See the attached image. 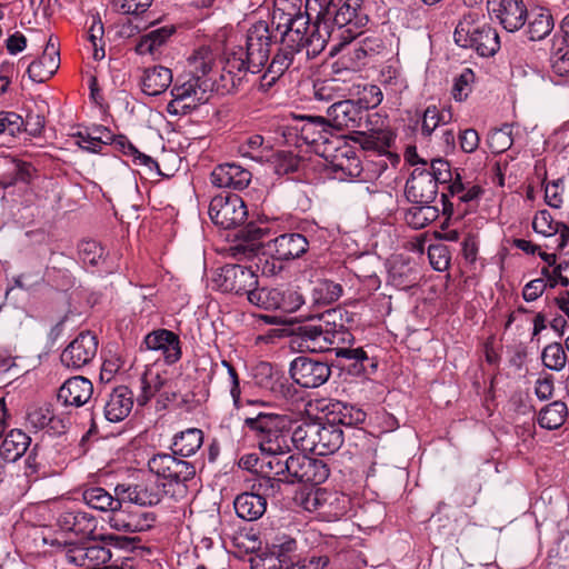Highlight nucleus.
Returning a JSON list of instances; mask_svg holds the SVG:
<instances>
[{"mask_svg":"<svg viewBox=\"0 0 569 569\" xmlns=\"http://www.w3.org/2000/svg\"><path fill=\"white\" fill-rule=\"evenodd\" d=\"M276 4L272 28L266 21L253 23L246 33L244 47L232 48L224 53L220 80L227 91L236 89L246 72L259 73L270 59L272 47L277 49L258 89L269 91L292 66L299 69L302 61L316 58L326 48V37L320 30L309 33V17L299 8Z\"/></svg>","mask_w":569,"mask_h":569,"instance_id":"obj_1","label":"nucleus"},{"mask_svg":"<svg viewBox=\"0 0 569 569\" xmlns=\"http://www.w3.org/2000/svg\"><path fill=\"white\" fill-rule=\"evenodd\" d=\"M286 425V416L277 413L258 412L244 418L243 428L257 439L259 449L264 455L262 462L291 451L292 432Z\"/></svg>","mask_w":569,"mask_h":569,"instance_id":"obj_2","label":"nucleus"},{"mask_svg":"<svg viewBox=\"0 0 569 569\" xmlns=\"http://www.w3.org/2000/svg\"><path fill=\"white\" fill-rule=\"evenodd\" d=\"M319 8L317 13V21L312 26V30L309 29V33L315 30H320L326 37V41L329 38V31L327 23L332 21L339 29L347 28L349 33H357L363 28L369 19L363 8L362 0H312ZM310 9L311 0H308Z\"/></svg>","mask_w":569,"mask_h":569,"instance_id":"obj_3","label":"nucleus"},{"mask_svg":"<svg viewBox=\"0 0 569 569\" xmlns=\"http://www.w3.org/2000/svg\"><path fill=\"white\" fill-rule=\"evenodd\" d=\"M83 501L92 509L99 511L117 512L111 518L112 526L124 532H140L151 528L154 516L150 512L120 511L123 500L119 496L112 497L104 488L90 487L82 493Z\"/></svg>","mask_w":569,"mask_h":569,"instance_id":"obj_4","label":"nucleus"},{"mask_svg":"<svg viewBox=\"0 0 569 569\" xmlns=\"http://www.w3.org/2000/svg\"><path fill=\"white\" fill-rule=\"evenodd\" d=\"M293 445L318 456L336 452L343 443L342 429L336 422L307 421L297 426L291 435Z\"/></svg>","mask_w":569,"mask_h":569,"instance_id":"obj_5","label":"nucleus"},{"mask_svg":"<svg viewBox=\"0 0 569 569\" xmlns=\"http://www.w3.org/2000/svg\"><path fill=\"white\" fill-rule=\"evenodd\" d=\"M177 455L158 453L148 461L151 472L162 478V488L164 495L176 501L182 500L188 495V482L196 476L193 463L178 459Z\"/></svg>","mask_w":569,"mask_h":569,"instance_id":"obj_6","label":"nucleus"},{"mask_svg":"<svg viewBox=\"0 0 569 569\" xmlns=\"http://www.w3.org/2000/svg\"><path fill=\"white\" fill-rule=\"evenodd\" d=\"M453 38L458 46L472 49L481 57L493 56L500 47L496 30L483 21V16L479 11L475 10L462 16Z\"/></svg>","mask_w":569,"mask_h":569,"instance_id":"obj_7","label":"nucleus"},{"mask_svg":"<svg viewBox=\"0 0 569 569\" xmlns=\"http://www.w3.org/2000/svg\"><path fill=\"white\" fill-rule=\"evenodd\" d=\"M211 79L200 76H181L171 89L172 100L167 106L170 114H187L209 100Z\"/></svg>","mask_w":569,"mask_h":569,"instance_id":"obj_8","label":"nucleus"},{"mask_svg":"<svg viewBox=\"0 0 569 569\" xmlns=\"http://www.w3.org/2000/svg\"><path fill=\"white\" fill-rule=\"evenodd\" d=\"M209 216L216 226L222 229H236L246 221L248 211L241 197L227 193L211 199Z\"/></svg>","mask_w":569,"mask_h":569,"instance_id":"obj_9","label":"nucleus"},{"mask_svg":"<svg viewBox=\"0 0 569 569\" xmlns=\"http://www.w3.org/2000/svg\"><path fill=\"white\" fill-rule=\"evenodd\" d=\"M331 313L323 315L319 323H308L299 328L301 345L312 352H325L331 349L336 342L343 340L346 332L343 326L333 325L326 318Z\"/></svg>","mask_w":569,"mask_h":569,"instance_id":"obj_10","label":"nucleus"},{"mask_svg":"<svg viewBox=\"0 0 569 569\" xmlns=\"http://www.w3.org/2000/svg\"><path fill=\"white\" fill-rule=\"evenodd\" d=\"M214 286L236 295L249 293L258 286V277L250 268L240 264H226L218 269L212 279Z\"/></svg>","mask_w":569,"mask_h":569,"instance_id":"obj_11","label":"nucleus"},{"mask_svg":"<svg viewBox=\"0 0 569 569\" xmlns=\"http://www.w3.org/2000/svg\"><path fill=\"white\" fill-rule=\"evenodd\" d=\"M99 341L91 331H81L62 350L60 360L63 367L71 370H81L96 358Z\"/></svg>","mask_w":569,"mask_h":569,"instance_id":"obj_12","label":"nucleus"},{"mask_svg":"<svg viewBox=\"0 0 569 569\" xmlns=\"http://www.w3.org/2000/svg\"><path fill=\"white\" fill-rule=\"evenodd\" d=\"M292 380L302 388H318L331 376L330 366L307 356L295 358L289 368Z\"/></svg>","mask_w":569,"mask_h":569,"instance_id":"obj_13","label":"nucleus"},{"mask_svg":"<svg viewBox=\"0 0 569 569\" xmlns=\"http://www.w3.org/2000/svg\"><path fill=\"white\" fill-rule=\"evenodd\" d=\"M487 9L508 32H515L525 26L528 10L522 0H487Z\"/></svg>","mask_w":569,"mask_h":569,"instance_id":"obj_14","label":"nucleus"},{"mask_svg":"<svg viewBox=\"0 0 569 569\" xmlns=\"http://www.w3.org/2000/svg\"><path fill=\"white\" fill-rule=\"evenodd\" d=\"M406 197L417 204H429L438 194V183L425 167H416L406 183Z\"/></svg>","mask_w":569,"mask_h":569,"instance_id":"obj_15","label":"nucleus"},{"mask_svg":"<svg viewBox=\"0 0 569 569\" xmlns=\"http://www.w3.org/2000/svg\"><path fill=\"white\" fill-rule=\"evenodd\" d=\"M309 249L306 236L298 232L282 233L267 243V251L277 261H291L302 257Z\"/></svg>","mask_w":569,"mask_h":569,"instance_id":"obj_16","label":"nucleus"},{"mask_svg":"<svg viewBox=\"0 0 569 569\" xmlns=\"http://www.w3.org/2000/svg\"><path fill=\"white\" fill-rule=\"evenodd\" d=\"M327 117L332 128L357 129L361 127L367 113L357 101L347 97L333 102L327 110Z\"/></svg>","mask_w":569,"mask_h":569,"instance_id":"obj_17","label":"nucleus"},{"mask_svg":"<svg viewBox=\"0 0 569 569\" xmlns=\"http://www.w3.org/2000/svg\"><path fill=\"white\" fill-rule=\"evenodd\" d=\"M110 559V549L99 543H74L66 552L68 563L83 569H100Z\"/></svg>","mask_w":569,"mask_h":569,"instance_id":"obj_18","label":"nucleus"},{"mask_svg":"<svg viewBox=\"0 0 569 569\" xmlns=\"http://www.w3.org/2000/svg\"><path fill=\"white\" fill-rule=\"evenodd\" d=\"M381 49V40L366 37L352 43L336 64L341 66L345 70L357 72L368 63L369 58L378 54Z\"/></svg>","mask_w":569,"mask_h":569,"instance_id":"obj_19","label":"nucleus"},{"mask_svg":"<svg viewBox=\"0 0 569 569\" xmlns=\"http://www.w3.org/2000/svg\"><path fill=\"white\" fill-rule=\"evenodd\" d=\"M116 495L124 502L138 506H154L161 501L163 488L154 481H143L133 485L120 483L114 489Z\"/></svg>","mask_w":569,"mask_h":569,"instance_id":"obj_20","label":"nucleus"},{"mask_svg":"<svg viewBox=\"0 0 569 569\" xmlns=\"http://www.w3.org/2000/svg\"><path fill=\"white\" fill-rule=\"evenodd\" d=\"M535 232L552 239L548 247L562 251L569 243V227L556 221L551 213L543 209L538 211L532 220Z\"/></svg>","mask_w":569,"mask_h":569,"instance_id":"obj_21","label":"nucleus"},{"mask_svg":"<svg viewBox=\"0 0 569 569\" xmlns=\"http://www.w3.org/2000/svg\"><path fill=\"white\" fill-rule=\"evenodd\" d=\"M143 343L148 350L161 351L167 365H173L181 359L180 338L170 330H153L144 337Z\"/></svg>","mask_w":569,"mask_h":569,"instance_id":"obj_22","label":"nucleus"},{"mask_svg":"<svg viewBox=\"0 0 569 569\" xmlns=\"http://www.w3.org/2000/svg\"><path fill=\"white\" fill-rule=\"evenodd\" d=\"M329 163L335 178L340 181L359 178L363 171L359 156L347 144L336 148Z\"/></svg>","mask_w":569,"mask_h":569,"instance_id":"obj_23","label":"nucleus"},{"mask_svg":"<svg viewBox=\"0 0 569 569\" xmlns=\"http://www.w3.org/2000/svg\"><path fill=\"white\" fill-rule=\"evenodd\" d=\"M251 172L236 163H222L211 172L210 179L218 188L243 190L251 181Z\"/></svg>","mask_w":569,"mask_h":569,"instance_id":"obj_24","label":"nucleus"},{"mask_svg":"<svg viewBox=\"0 0 569 569\" xmlns=\"http://www.w3.org/2000/svg\"><path fill=\"white\" fill-rule=\"evenodd\" d=\"M132 407V391L126 386H118L108 395L102 409L108 421L119 422L129 416Z\"/></svg>","mask_w":569,"mask_h":569,"instance_id":"obj_25","label":"nucleus"},{"mask_svg":"<svg viewBox=\"0 0 569 569\" xmlns=\"http://www.w3.org/2000/svg\"><path fill=\"white\" fill-rule=\"evenodd\" d=\"M57 526L63 531L86 537L93 533L97 520L87 511L78 508H68L62 510L57 517Z\"/></svg>","mask_w":569,"mask_h":569,"instance_id":"obj_26","label":"nucleus"},{"mask_svg":"<svg viewBox=\"0 0 569 569\" xmlns=\"http://www.w3.org/2000/svg\"><path fill=\"white\" fill-rule=\"evenodd\" d=\"M93 392L91 381L82 376L67 379L58 390V400L63 406L81 407L87 403Z\"/></svg>","mask_w":569,"mask_h":569,"instance_id":"obj_27","label":"nucleus"},{"mask_svg":"<svg viewBox=\"0 0 569 569\" xmlns=\"http://www.w3.org/2000/svg\"><path fill=\"white\" fill-rule=\"evenodd\" d=\"M59 63V49L49 39L42 56L29 64L27 72L32 81L41 83L57 72Z\"/></svg>","mask_w":569,"mask_h":569,"instance_id":"obj_28","label":"nucleus"},{"mask_svg":"<svg viewBox=\"0 0 569 569\" xmlns=\"http://www.w3.org/2000/svg\"><path fill=\"white\" fill-rule=\"evenodd\" d=\"M306 458V455L302 453H291L279 456V458H273L272 460L263 461L266 467L272 472L274 476L283 477L284 482L295 483L300 482L301 472H302V459Z\"/></svg>","mask_w":569,"mask_h":569,"instance_id":"obj_29","label":"nucleus"},{"mask_svg":"<svg viewBox=\"0 0 569 569\" xmlns=\"http://www.w3.org/2000/svg\"><path fill=\"white\" fill-rule=\"evenodd\" d=\"M312 94L319 102H331L353 94L350 81L340 78L317 79L313 81Z\"/></svg>","mask_w":569,"mask_h":569,"instance_id":"obj_30","label":"nucleus"},{"mask_svg":"<svg viewBox=\"0 0 569 569\" xmlns=\"http://www.w3.org/2000/svg\"><path fill=\"white\" fill-rule=\"evenodd\" d=\"M221 363L227 369L228 382L230 387V395L233 401V406L237 410L242 411L241 415L243 416V419L247 416H256L258 412H262L261 410L258 409L264 407V402L249 399H247L246 401L241 400L239 377L236 369L227 360H222Z\"/></svg>","mask_w":569,"mask_h":569,"instance_id":"obj_31","label":"nucleus"},{"mask_svg":"<svg viewBox=\"0 0 569 569\" xmlns=\"http://www.w3.org/2000/svg\"><path fill=\"white\" fill-rule=\"evenodd\" d=\"M233 507L239 518L254 521L266 512L267 501L251 489L250 492L238 495L233 501Z\"/></svg>","mask_w":569,"mask_h":569,"instance_id":"obj_32","label":"nucleus"},{"mask_svg":"<svg viewBox=\"0 0 569 569\" xmlns=\"http://www.w3.org/2000/svg\"><path fill=\"white\" fill-rule=\"evenodd\" d=\"M31 438L20 429L10 430L0 445V457L6 462H16L28 450Z\"/></svg>","mask_w":569,"mask_h":569,"instance_id":"obj_33","label":"nucleus"},{"mask_svg":"<svg viewBox=\"0 0 569 569\" xmlns=\"http://www.w3.org/2000/svg\"><path fill=\"white\" fill-rule=\"evenodd\" d=\"M172 71L162 66H153L143 71L141 78L142 92L148 96L163 93L172 83Z\"/></svg>","mask_w":569,"mask_h":569,"instance_id":"obj_34","label":"nucleus"},{"mask_svg":"<svg viewBox=\"0 0 569 569\" xmlns=\"http://www.w3.org/2000/svg\"><path fill=\"white\" fill-rule=\"evenodd\" d=\"M203 443V432L198 428H188L174 435L171 450L180 457L193 456Z\"/></svg>","mask_w":569,"mask_h":569,"instance_id":"obj_35","label":"nucleus"},{"mask_svg":"<svg viewBox=\"0 0 569 569\" xmlns=\"http://www.w3.org/2000/svg\"><path fill=\"white\" fill-rule=\"evenodd\" d=\"M329 128H332L330 121L323 117H306L301 126V138L308 144L328 143Z\"/></svg>","mask_w":569,"mask_h":569,"instance_id":"obj_36","label":"nucleus"},{"mask_svg":"<svg viewBox=\"0 0 569 569\" xmlns=\"http://www.w3.org/2000/svg\"><path fill=\"white\" fill-rule=\"evenodd\" d=\"M172 26H164L143 34L136 46V52L140 56L154 54L173 34Z\"/></svg>","mask_w":569,"mask_h":569,"instance_id":"obj_37","label":"nucleus"},{"mask_svg":"<svg viewBox=\"0 0 569 569\" xmlns=\"http://www.w3.org/2000/svg\"><path fill=\"white\" fill-rule=\"evenodd\" d=\"M452 121L450 109H440L437 106H429L422 113L421 134L430 138L437 128L447 126Z\"/></svg>","mask_w":569,"mask_h":569,"instance_id":"obj_38","label":"nucleus"},{"mask_svg":"<svg viewBox=\"0 0 569 569\" xmlns=\"http://www.w3.org/2000/svg\"><path fill=\"white\" fill-rule=\"evenodd\" d=\"M568 416V407L563 401L557 400L543 407L538 417L541 428L555 430L560 428Z\"/></svg>","mask_w":569,"mask_h":569,"instance_id":"obj_39","label":"nucleus"},{"mask_svg":"<svg viewBox=\"0 0 569 569\" xmlns=\"http://www.w3.org/2000/svg\"><path fill=\"white\" fill-rule=\"evenodd\" d=\"M528 34L530 40L538 41L545 39L553 29V18L548 10H540L528 14Z\"/></svg>","mask_w":569,"mask_h":569,"instance_id":"obj_40","label":"nucleus"},{"mask_svg":"<svg viewBox=\"0 0 569 569\" xmlns=\"http://www.w3.org/2000/svg\"><path fill=\"white\" fill-rule=\"evenodd\" d=\"M301 461L303 468L300 482L320 485L328 479L329 469L322 460L306 456Z\"/></svg>","mask_w":569,"mask_h":569,"instance_id":"obj_41","label":"nucleus"},{"mask_svg":"<svg viewBox=\"0 0 569 569\" xmlns=\"http://www.w3.org/2000/svg\"><path fill=\"white\" fill-rule=\"evenodd\" d=\"M438 217V208L430 206V203L412 207L406 212V221L413 229H422L433 222Z\"/></svg>","mask_w":569,"mask_h":569,"instance_id":"obj_42","label":"nucleus"},{"mask_svg":"<svg viewBox=\"0 0 569 569\" xmlns=\"http://www.w3.org/2000/svg\"><path fill=\"white\" fill-rule=\"evenodd\" d=\"M356 141H358L365 150L383 151L391 142V134L387 130L371 129L370 133H366L363 131H356Z\"/></svg>","mask_w":569,"mask_h":569,"instance_id":"obj_43","label":"nucleus"},{"mask_svg":"<svg viewBox=\"0 0 569 569\" xmlns=\"http://www.w3.org/2000/svg\"><path fill=\"white\" fill-rule=\"evenodd\" d=\"M332 413L335 415L332 422H336L339 427H352L362 423L366 419L363 410L342 402L333 405Z\"/></svg>","mask_w":569,"mask_h":569,"instance_id":"obj_44","label":"nucleus"},{"mask_svg":"<svg viewBox=\"0 0 569 569\" xmlns=\"http://www.w3.org/2000/svg\"><path fill=\"white\" fill-rule=\"evenodd\" d=\"M353 86V91L359 94L358 104L367 113L368 109H372L378 107L382 101V92L380 88L376 84H360L351 83Z\"/></svg>","mask_w":569,"mask_h":569,"instance_id":"obj_45","label":"nucleus"},{"mask_svg":"<svg viewBox=\"0 0 569 569\" xmlns=\"http://www.w3.org/2000/svg\"><path fill=\"white\" fill-rule=\"evenodd\" d=\"M545 367L550 370L560 371L566 367L567 356L561 343L553 342L546 346L541 353Z\"/></svg>","mask_w":569,"mask_h":569,"instance_id":"obj_46","label":"nucleus"},{"mask_svg":"<svg viewBox=\"0 0 569 569\" xmlns=\"http://www.w3.org/2000/svg\"><path fill=\"white\" fill-rule=\"evenodd\" d=\"M279 288H254L248 300L266 310H278Z\"/></svg>","mask_w":569,"mask_h":569,"instance_id":"obj_47","label":"nucleus"},{"mask_svg":"<svg viewBox=\"0 0 569 569\" xmlns=\"http://www.w3.org/2000/svg\"><path fill=\"white\" fill-rule=\"evenodd\" d=\"M212 63L213 58L211 51L207 48L199 49L189 59V64L191 67L190 76H200L202 79H207L206 77L212 70Z\"/></svg>","mask_w":569,"mask_h":569,"instance_id":"obj_48","label":"nucleus"},{"mask_svg":"<svg viewBox=\"0 0 569 569\" xmlns=\"http://www.w3.org/2000/svg\"><path fill=\"white\" fill-rule=\"evenodd\" d=\"M278 311L282 313L296 312L303 303L302 295L293 288H279Z\"/></svg>","mask_w":569,"mask_h":569,"instance_id":"obj_49","label":"nucleus"},{"mask_svg":"<svg viewBox=\"0 0 569 569\" xmlns=\"http://www.w3.org/2000/svg\"><path fill=\"white\" fill-rule=\"evenodd\" d=\"M282 482H284L283 477L259 476L251 489L267 501V498L276 497L280 492Z\"/></svg>","mask_w":569,"mask_h":569,"instance_id":"obj_50","label":"nucleus"},{"mask_svg":"<svg viewBox=\"0 0 569 569\" xmlns=\"http://www.w3.org/2000/svg\"><path fill=\"white\" fill-rule=\"evenodd\" d=\"M550 68L555 76L569 78V48L556 46L550 56Z\"/></svg>","mask_w":569,"mask_h":569,"instance_id":"obj_51","label":"nucleus"},{"mask_svg":"<svg viewBox=\"0 0 569 569\" xmlns=\"http://www.w3.org/2000/svg\"><path fill=\"white\" fill-rule=\"evenodd\" d=\"M23 118L14 111H0V134L16 137L22 132Z\"/></svg>","mask_w":569,"mask_h":569,"instance_id":"obj_52","label":"nucleus"},{"mask_svg":"<svg viewBox=\"0 0 569 569\" xmlns=\"http://www.w3.org/2000/svg\"><path fill=\"white\" fill-rule=\"evenodd\" d=\"M475 80V73L470 68L463 69V71L455 79L452 87V97L456 101H463L468 98L472 90V82Z\"/></svg>","mask_w":569,"mask_h":569,"instance_id":"obj_53","label":"nucleus"},{"mask_svg":"<svg viewBox=\"0 0 569 569\" xmlns=\"http://www.w3.org/2000/svg\"><path fill=\"white\" fill-rule=\"evenodd\" d=\"M342 287L330 280L320 281L315 288V293L318 296L317 301L323 305H330L338 300L342 295Z\"/></svg>","mask_w":569,"mask_h":569,"instance_id":"obj_54","label":"nucleus"},{"mask_svg":"<svg viewBox=\"0 0 569 569\" xmlns=\"http://www.w3.org/2000/svg\"><path fill=\"white\" fill-rule=\"evenodd\" d=\"M263 142L262 136L253 134L239 146L238 152L241 157L261 161L263 159Z\"/></svg>","mask_w":569,"mask_h":569,"instance_id":"obj_55","label":"nucleus"},{"mask_svg":"<svg viewBox=\"0 0 569 569\" xmlns=\"http://www.w3.org/2000/svg\"><path fill=\"white\" fill-rule=\"evenodd\" d=\"M428 258L431 267L437 271H445L450 266L449 248L442 243L430 244L428 248Z\"/></svg>","mask_w":569,"mask_h":569,"instance_id":"obj_56","label":"nucleus"},{"mask_svg":"<svg viewBox=\"0 0 569 569\" xmlns=\"http://www.w3.org/2000/svg\"><path fill=\"white\" fill-rule=\"evenodd\" d=\"M348 499L337 492H327L325 502V516L329 519H338L347 512Z\"/></svg>","mask_w":569,"mask_h":569,"instance_id":"obj_57","label":"nucleus"},{"mask_svg":"<svg viewBox=\"0 0 569 569\" xmlns=\"http://www.w3.org/2000/svg\"><path fill=\"white\" fill-rule=\"evenodd\" d=\"M289 561V558H281L274 551L258 555L250 560L252 569H284Z\"/></svg>","mask_w":569,"mask_h":569,"instance_id":"obj_58","label":"nucleus"},{"mask_svg":"<svg viewBox=\"0 0 569 569\" xmlns=\"http://www.w3.org/2000/svg\"><path fill=\"white\" fill-rule=\"evenodd\" d=\"M512 126L503 124L500 129L491 132L489 136L490 147L495 152H503L509 149L512 144Z\"/></svg>","mask_w":569,"mask_h":569,"instance_id":"obj_59","label":"nucleus"},{"mask_svg":"<svg viewBox=\"0 0 569 569\" xmlns=\"http://www.w3.org/2000/svg\"><path fill=\"white\" fill-rule=\"evenodd\" d=\"M103 249L94 240H84L79 244V257L83 263L97 266L102 258Z\"/></svg>","mask_w":569,"mask_h":569,"instance_id":"obj_60","label":"nucleus"},{"mask_svg":"<svg viewBox=\"0 0 569 569\" xmlns=\"http://www.w3.org/2000/svg\"><path fill=\"white\" fill-rule=\"evenodd\" d=\"M151 3L152 0H112L113 9L122 14H141Z\"/></svg>","mask_w":569,"mask_h":569,"instance_id":"obj_61","label":"nucleus"},{"mask_svg":"<svg viewBox=\"0 0 569 569\" xmlns=\"http://www.w3.org/2000/svg\"><path fill=\"white\" fill-rule=\"evenodd\" d=\"M337 358L353 360L355 371L360 372L365 369L363 362L368 360V356L362 348H335Z\"/></svg>","mask_w":569,"mask_h":569,"instance_id":"obj_62","label":"nucleus"},{"mask_svg":"<svg viewBox=\"0 0 569 569\" xmlns=\"http://www.w3.org/2000/svg\"><path fill=\"white\" fill-rule=\"evenodd\" d=\"M427 169L429 170V173L435 177L438 184L448 183L452 180L450 163L442 158L432 159L429 168Z\"/></svg>","mask_w":569,"mask_h":569,"instance_id":"obj_63","label":"nucleus"},{"mask_svg":"<svg viewBox=\"0 0 569 569\" xmlns=\"http://www.w3.org/2000/svg\"><path fill=\"white\" fill-rule=\"evenodd\" d=\"M562 194H563V180L557 179L550 182H547L545 186V200L548 206L552 208H560L562 204Z\"/></svg>","mask_w":569,"mask_h":569,"instance_id":"obj_64","label":"nucleus"}]
</instances>
